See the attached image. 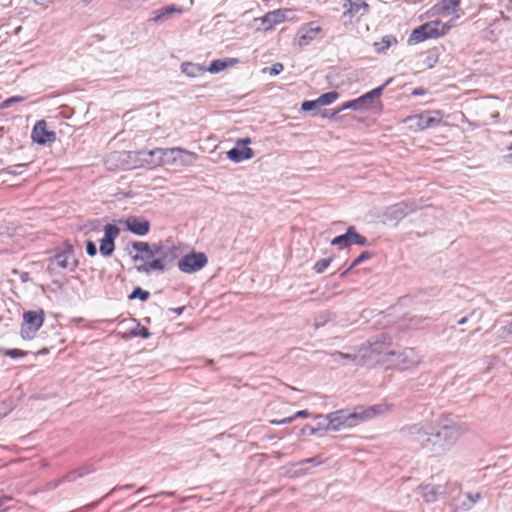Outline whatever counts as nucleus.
<instances>
[{
	"label": "nucleus",
	"mask_w": 512,
	"mask_h": 512,
	"mask_svg": "<svg viewBox=\"0 0 512 512\" xmlns=\"http://www.w3.org/2000/svg\"><path fill=\"white\" fill-rule=\"evenodd\" d=\"M126 229L138 236L146 235L150 230V223L143 217L129 216L125 219Z\"/></svg>",
	"instance_id": "obj_15"
},
{
	"label": "nucleus",
	"mask_w": 512,
	"mask_h": 512,
	"mask_svg": "<svg viewBox=\"0 0 512 512\" xmlns=\"http://www.w3.org/2000/svg\"><path fill=\"white\" fill-rule=\"evenodd\" d=\"M467 428L452 419L438 418L434 423H420L403 429L406 436L433 456L448 452Z\"/></svg>",
	"instance_id": "obj_1"
},
{
	"label": "nucleus",
	"mask_w": 512,
	"mask_h": 512,
	"mask_svg": "<svg viewBox=\"0 0 512 512\" xmlns=\"http://www.w3.org/2000/svg\"><path fill=\"white\" fill-rule=\"evenodd\" d=\"M44 311H27L23 314V323L21 326V336L23 339H33L43 325Z\"/></svg>",
	"instance_id": "obj_6"
},
{
	"label": "nucleus",
	"mask_w": 512,
	"mask_h": 512,
	"mask_svg": "<svg viewBox=\"0 0 512 512\" xmlns=\"http://www.w3.org/2000/svg\"><path fill=\"white\" fill-rule=\"evenodd\" d=\"M465 498H467L468 500H475V504H476L482 498V495L479 492L475 493V494L466 493Z\"/></svg>",
	"instance_id": "obj_48"
},
{
	"label": "nucleus",
	"mask_w": 512,
	"mask_h": 512,
	"mask_svg": "<svg viewBox=\"0 0 512 512\" xmlns=\"http://www.w3.org/2000/svg\"><path fill=\"white\" fill-rule=\"evenodd\" d=\"M207 257L204 253H190L178 261V268L183 273H195L207 264Z\"/></svg>",
	"instance_id": "obj_7"
},
{
	"label": "nucleus",
	"mask_w": 512,
	"mask_h": 512,
	"mask_svg": "<svg viewBox=\"0 0 512 512\" xmlns=\"http://www.w3.org/2000/svg\"><path fill=\"white\" fill-rule=\"evenodd\" d=\"M181 71L189 77H199L206 71V68L200 64L187 62L181 65Z\"/></svg>",
	"instance_id": "obj_25"
},
{
	"label": "nucleus",
	"mask_w": 512,
	"mask_h": 512,
	"mask_svg": "<svg viewBox=\"0 0 512 512\" xmlns=\"http://www.w3.org/2000/svg\"><path fill=\"white\" fill-rule=\"evenodd\" d=\"M330 263H331L330 258H325V259H321V260L317 261L314 265L315 272L318 274L323 273L327 269V267L330 265Z\"/></svg>",
	"instance_id": "obj_36"
},
{
	"label": "nucleus",
	"mask_w": 512,
	"mask_h": 512,
	"mask_svg": "<svg viewBox=\"0 0 512 512\" xmlns=\"http://www.w3.org/2000/svg\"><path fill=\"white\" fill-rule=\"evenodd\" d=\"M225 61L228 63V66L238 63V60L235 59V58H229V59H227Z\"/></svg>",
	"instance_id": "obj_54"
},
{
	"label": "nucleus",
	"mask_w": 512,
	"mask_h": 512,
	"mask_svg": "<svg viewBox=\"0 0 512 512\" xmlns=\"http://www.w3.org/2000/svg\"><path fill=\"white\" fill-rule=\"evenodd\" d=\"M293 420H294V417L290 416V417H286V418H283V419L278 420V421H275V420L271 421V423L276 424V425H284V424L291 423Z\"/></svg>",
	"instance_id": "obj_47"
},
{
	"label": "nucleus",
	"mask_w": 512,
	"mask_h": 512,
	"mask_svg": "<svg viewBox=\"0 0 512 512\" xmlns=\"http://www.w3.org/2000/svg\"><path fill=\"white\" fill-rule=\"evenodd\" d=\"M344 8L346 9L344 15L349 14L354 17L358 14H364L368 9V4L364 0H346Z\"/></svg>",
	"instance_id": "obj_22"
},
{
	"label": "nucleus",
	"mask_w": 512,
	"mask_h": 512,
	"mask_svg": "<svg viewBox=\"0 0 512 512\" xmlns=\"http://www.w3.org/2000/svg\"><path fill=\"white\" fill-rule=\"evenodd\" d=\"M316 107H319V104L317 103V99L313 100V101H304L301 104V109L303 111H311V110L315 109Z\"/></svg>",
	"instance_id": "obj_42"
},
{
	"label": "nucleus",
	"mask_w": 512,
	"mask_h": 512,
	"mask_svg": "<svg viewBox=\"0 0 512 512\" xmlns=\"http://www.w3.org/2000/svg\"><path fill=\"white\" fill-rule=\"evenodd\" d=\"M324 323H325V321H322V320L317 319V320H316V323H315V326L318 328V327H320V326L324 325Z\"/></svg>",
	"instance_id": "obj_55"
},
{
	"label": "nucleus",
	"mask_w": 512,
	"mask_h": 512,
	"mask_svg": "<svg viewBox=\"0 0 512 512\" xmlns=\"http://www.w3.org/2000/svg\"><path fill=\"white\" fill-rule=\"evenodd\" d=\"M228 67V63L224 60H214L210 66L206 69L210 73H218Z\"/></svg>",
	"instance_id": "obj_32"
},
{
	"label": "nucleus",
	"mask_w": 512,
	"mask_h": 512,
	"mask_svg": "<svg viewBox=\"0 0 512 512\" xmlns=\"http://www.w3.org/2000/svg\"><path fill=\"white\" fill-rule=\"evenodd\" d=\"M46 352H47V349H46V348H44L40 353H43V354H44V353H46Z\"/></svg>",
	"instance_id": "obj_63"
},
{
	"label": "nucleus",
	"mask_w": 512,
	"mask_h": 512,
	"mask_svg": "<svg viewBox=\"0 0 512 512\" xmlns=\"http://www.w3.org/2000/svg\"><path fill=\"white\" fill-rule=\"evenodd\" d=\"M26 352L19 350V349H10L6 351V355L10 356L11 358H16L20 356H24Z\"/></svg>",
	"instance_id": "obj_45"
},
{
	"label": "nucleus",
	"mask_w": 512,
	"mask_h": 512,
	"mask_svg": "<svg viewBox=\"0 0 512 512\" xmlns=\"http://www.w3.org/2000/svg\"><path fill=\"white\" fill-rule=\"evenodd\" d=\"M331 244L334 245V246H343V247H347L350 245L349 243V238L347 236V232L345 234H342V235H339L335 238L332 239L331 241Z\"/></svg>",
	"instance_id": "obj_37"
},
{
	"label": "nucleus",
	"mask_w": 512,
	"mask_h": 512,
	"mask_svg": "<svg viewBox=\"0 0 512 512\" xmlns=\"http://www.w3.org/2000/svg\"><path fill=\"white\" fill-rule=\"evenodd\" d=\"M390 345L391 339L385 334H381L370 343L371 354L375 355L376 361L381 362L382 359L387 358L386 352L393 351L390 349Z\"/></svg>",
	"instance_id": "obj_16"
},
{
	"label": "nucleus",
	"mask_w": 512,
	"mask_h": 512,
	"mask_svg": "<svg viewBox=\"0 0 512 512\" xmlns=\"http://www.w3.org/2000/svg\"><path fill=\"white\" fill-rule=\"evenodd\" d=\"M438 23L431 24L425 23L420 27L414 29L408 38L409 44H416L422 41H425L429 38H436L445 33V26H443V31H439L436 27Z\"/></svg>",
	"instance_id": "obj_9"
},
{
	"label": "nucleus",
	"mask_w": 512,
	"mask_h": 512,
	"mask_svg": "<svg viewBox=\"0 0 512 512\" xmlns=\"http://www.w3.org/2000/svg\"><path fill=\"white\" fill-rule=\"evenodd\" d=\"M55 265L63 269H69L70 271L75 270L78 265V261L73 256L72 246H69L61 253L56 254L51 259L48 269L53 270Z\"/></svg>",
	"instance_id": "obj_11"
},
{
	"label": "nucleus",
	"mask_w": 512,
	"mask_h": 512,
	"mask_svg": "<svg viewBox=\"0 0 512 512\" xmlns=\"http://www.w3.org/2000/svg\"><path fill=\"white\" fill-rule=\"evenodd\" d=\"M507 158H508V162L512 164V153L510 155H508Z\"/></svg>",
	"instance_id": "obj_61"
},
{
	"label": "nucleus",
	"mask_w": 512,
	"mask_h": 512,
	"mask_svg": "<svg viewBox=\"0 0 512 512\" xmlns=\"http://www.w3.org/2000/svg\"><path fill=\"white\" fill-rule=\"evenodd\" d=\"M320 31L321 28L319 26L313 27L312 23L303 26L298 32L299 45H308Z\"/></svg>",
	"instance_id": "obj_20"
},
{
	"label": "nucleus",
	"mask_w": 512,
	"mask_h": 512,
	"mask_svg": "<svg viewBox=\"0 0 512 512\" xmlns=\"http://www.w3.org/2000/svg\"><path fill=\"white\" fill-rule=\"evenodd\" d=\"M26 167V164H17V165H14V166H11L8 168V172L10 174H14V175H17V174H21L22 173V169Z\"/></svg>",
	"instance_id": "obj_44"
},
{
	"label": "nucleus",
	"mask_w": 512,
	"mask_h": 512,
	"mask_svg": "<svg viewBox=\"0 0 512 512\" xmlns=\"http://www.w3.org/2000/svg\"><path fill=\"white\" fill-rule=\"evenodd\" d=\"M420 491L423 499L428 503L435 502L439 497L445 495V487L441 485H423L420 487Z\"/></svg>",
	"instance_id": "obj_18"
},
{
	"label": "nucleus",
	"mask_w": 512,
	"mask_h": 512,
	"mask_svg": "<svg viewBox=\"0 0 512 512\" xmlns=\"http://www.w3.org/2000/svg\"><path fill=\"white\" fill-rule=\"evenodd\" d=\"M496 328V334L498 338L506 341H512V320L509 322H503L500 326L494 325Z\"/></svg>",
	"instance_id": "obj_26"
},
{
	"label": "nucleus",
	"mask_w": 512,
	"mask_h": 512,
	"mask_svg": "<svg viewBox=\"0 0 512 512\" xmlns=\"http://www.w3.org/2000/svg\"><path fill=\"white\" fill-rule=\"evenodd\" d=\"M137 335L141 336L142 338L146 339L150 336V333L147 328L141 327L137 333Z\"/></svg>",
	"instance_id": "obj_50"
},
{
	"label": "nucleus",
	"mask_w": 512,
	"mask_h": 512,
	"mask_svg": "<svg viewBox=\"0 0 512 512\" xmlns=\"http://www.w3.org/2000/svg\"><path fill=\"white\" fill-rule=\"evenodd\" d=\"M382 412L380 405L371 407L357 406L353 410L341 409L331 412L325 416H319L323 419L326 430L339 431L342 428H351L359 425L360 423L370 420Z\"/></svg>",
	"instance_id": "obj_2"
},
{
	"label": "nucleus",
	"mask_w": 512,
	"mask_h": 512,
	"mask_svg": "<svg viewBox=\"0 0 512 512\" xmlns=\"http://www.w3.org/2000/svg\"><path fill=\"white\" fill-rule=\"evenodd\" d=\"M387 358L381 360V363L387 367H399L401 369H408L419 363V356L412 348L404 349L403 351H387Z\"/></svg>",
	"instance_id": "obj_4"
},
{
	"label": "nucleus",
	"mask_w": 512,
	"mask_h": 512,
	"mask_svg": "<svg viewBox=\"0 0 512 512\" xmlns=\"http://www.w3.org/2000/svg\"><path fill=\"white\" fill-rule=\"evenodd\" d=\"M151 156H156L155 160H152L154 163H159V165H192L196 161V154L193 152H189L182 148H169L162 149L156 148L151 150L149 153Z\"/></svg>",
	"instance_id": "obj_3"
},
{
	"label": "nucleus",
	"mask_w": 512,
	"mask_h": 512,
	"mask_svg": "<svg viewBox=\"0 0 512 512\" xmlns=\"http://www.w3.org/2000/svg\"><path fill=\"white\" fill-rule=\"evenodd\" d=\"M32 139L40 145H45L47 143L54 142L56 134L54 131L47 130L46 122L44 120H39L36 122L32 130Z\"/></svg>",
	"instance_id": "obj_14"
},
{
	"label": "nucleus",
	"mask_w": 512,
	"mask_h": 512,
	"mask_svg": "<svg viewBox=\"0 0 512 512\" xmlns=\"http://www.w3.org/2000/svg\"><path fill=\"white\" fill-rule=\"evenodd\" d=\"M250 142V138L238 140L236 146L227 152V157L235 163L251 159L254 156V152L251 148L247 147V144Z\"/></svg>",
	"instance_id": "obj_13"
},
{
	"label": "nucleus",
	"mask_w": 512,
	"mask_h": 512,
	"mask_svg": "<svg viewBox=\"0 0 512 512\" xmlns=\"http://www.w3.org/2000/svg\"><path fill=\"white\" fill-rule=\"evenodd\" d=\"M333 357L336 361H338L339 359H349V360L355 359V357L352 356L351 354H346V353H342V352L333 353Z\"/></svg>",
	"instance_id": "obj_46"
},
{
	"label": "nucleus",
	"mask_w": 512,
	"mask_h": 512,
	"mask_svg": "<svg viewBox=\"0 0 512 512\" xmlns=\"http://www.w3.org/2000/svg\"><path fill=\"white\" fill-rule=\"evenodd\" d=\"M308 415H309V413H308L307 410H301V411L296 412L293 415V417H294V419H296V418H306V417H308Z\"/></svg>",
	"instance_id": "obj_51"
},
{
	"label": "nucleus",
	"mask_w": 512,
	"mask_h": 512,
	"mask_svg": "<svg viewBox=\"0 0 512 512\" xmlns=\"http://www.w3.org/2000/svg\"><path fill=\"white\" fill-rule=\"evenodd\" d=\"M461 0H442L440 3L434 6V10L438 14L450 15L457 11Z\"/></svg>",
	"instance_id": "obj_23"
},
{
	"label": "nucleus",
	"mask_w": 512,
	"mask_h": 512,
	"mask_svg": "<svg viewBox=\"0 0 512 512\" xmlns=\"http://www.w3.org/2000/svg\"><path fill=\"white\" fill-rule=\"evenodd\" d=\"M346 109L363 110V108L361 107L358 99H355V100H351V101L345 102L340 108H338L337 110L333 111L329 117L330 118H334V117L337 116V114L339 112L344 111Z\"/></svg>",
	"instance_id": "obj_31"
},
{
	"label": "nucleus",
	"mask_w": 512,
	"mask_h": 512,
	"mask_svg": "<svg viewBox=\"0 0 512 512\" xmlns=\"http://www.w3.org/2000/svg\"><path fill=\"white\" fill-rule=\"evenodd\" d=\"M137 271L139 273H146L149 274L152 271H165V263L163 257L160 258H153L151 261H145L141 265L136 267Z\"/></svg>",
	"instance_id": "obj_21"
},
{
	"label": "nucleus",
	"mask_w": 512,
	"mask_h": 512,
	"mask_svg": "<svg viewBox=\"0 0 512 512\" xmlns=\"http://www.w3.org/2000/svg\"><path fill=\"white\" fill-rule=\"evenodd\" d=\"M339 97V93L337 91H330L322 94L317 98V103L319 106H326L332 104Z\"/></svg>",
	"instance_id": "obj_30"
},
{
	"label": "nucleus",
	"mask_w": 512,
	"mask_h": 512,
	"mask_svg": "<svg viewBox=\"0 0 512 512\" xmlns=\"http://www.w3.org/2000/svg\"><path fill=\"white\" fill-rule=\"evenodd\" d=\"M89 473V471L85 468L83 469H80L78 471H73L71 473H69L66 478L68 481H75L78 477H81L83 476L84 474H87Z\"/></svg>",
	"instance_id": "obj_41"
},
{
	"label": "nucleus",
	"mask_w": 512,
	"mask_h": 512,
	"mask_svg": "<svg viewBox=\"0 0 512 512\" xmlns=\"http://www.w3.org/2000/svg\"><path fill=\"white\" fill-rule=\"evenodd\" d=\"M83 4L87 5L89 4L92 0H80Z\"/></svg>",
	"instance_id": "obj_60"
},
{
	"label": "nucleus",
	"mask_w": 512,
	"mask_h": 512,
	"mask_svg": "<svg viewBox=\"0 0 512 512\" xmlns=\"http://www.w3.org/2000/svg\"><path fill=\"white\" fill-rule=\"evenodd\" d=\"M122 156H126V153L123 152V153H114L110 156V159H115V158H121Z\"/></svg>",
	"instance_id": "obj_53"
},
{
	"label": "nucleus",
	"mask_w": 512,
	"mask_h": 512,
	"mask_svg": "<svg viewBox=\"0 0 512 512\" xmlns=\"http://www.w3.org/2000/svg\"><path fill=\"white\" fill-rule=\"evenodd\" d=\"M284 69V66L282 63H275L272 65V67H266L263 69V73L268 72L271 76H276L280 74Z\"/></svg>",
	"instance_id": "obj_38"
},
{
	"label": "nucleus",
	"mask_w": 512,
	"mask_h": 512,
	"mask_svg": "<svg viewBox=\"0 0 512 512\" xmlns=\"http://www.w3.org/2000/svg\"><path fill=\"white\" fill-rule=\"evenodd\" d=\"M183 310H184V307H179V308L175 309V312H177L178 314H181Z\"/></svg>",
	"instance_id": "obj_58"
},
{
	"label": "nucleus",
	"mask_w": 512,
	"mask_h": 512,
	"mask_svg": "<svg viewBox=\"0 0 512 512\" xmlns=\"http://www.w3.org/2000/svg\"><path fill=\"white\" fill-rule=\"evenodd\" d=\"M120 229L113 224H107L104 227V237L100 241L99 251L104 257H109L115 250V239L118 237Z\"/></svg>",
	"instance_id": "obj_10"
},
{
	"label": "nucleus",
	"mask_w": 512,
	"mask_h": 512,
	"mask_svg": "<svg viewBox=\"0 0 512 512\" xmlns=\"http://www.w3.org/2000/svg\"><path fill=\"white\" fill-rule=\"evenodd\" d=\"M2 501V505L4 504V501H7L8 499L7 498H4V499H0Z\"/></svg>",
	"instance_id": "obj_64"
},
{
	"label": "nucleus",
	"mask_w": 512,
	"mask_h": 512,
	"mask_svg": "<svg viewBox=\"0 0 512 512\" xmlns=\"http://www.w3.org/2000/svg\"><path fill=\"white\" fill-rule=\"evenodd\" d=\"M292 10L277 9L266 13L264 16L255 18L254 22H260L263 30L271 29L273 26L292 19Z\"/></svg>",
	"instance_id": "obj_8"
},
{
	"label": "nucleus",
	"mask_w": 512,
	"mask_h": 512,
	"mask_svg": "<svg viewBox=\"0 0 512 512\" xmlns=\"http://www.w3.org/2000/svg\"><path fill=\"white\" fill-rule=\"evenodd\" d=\"M149 292L146 290H143L140 287H136L133 292L129 295V299H136L139 298L141 301H146L149 298Z\"/></svg>",
	"instance_id": "obj_34"
},
{
	"label": "nucleus",
	"mask_w": 512,
	"mask_h": 512,
	"mask_svg": "<svg viewBox=\"0 0 512 512\" xmlns=\"http://www.w3.org/2000/svg\"><path fill=\"white\" fill-rule=\"evenodd\" d=\"M391 82H392V78H389L381 86H379V87H377V88H375V89L365 93L361 97L357 98L359 103H360V105H361V107L363 108V110L364 109L372 108L374 102L376 100H378L380 98V96L382 95V92H383L384 88L386 86H388Z\"/></svg>",
	"instance_id": "obj_17"
},
{
	"label": "nucleus",
	"mask_w": 512,
	"mask_h": 512,
	"mask_svg": "<svg viewBox=\"0 0 512 512\" xmlns=\"http://www.w3.org/2000/svg\"><path fill=\"white\" fill-rule=\"evenodd\" d=\"M144 490V487L138 489L137 493H141Z\"/></svg>",
	"instance_id": "obj_62"
},
{
	"label": "nucleus",
	"mask_w": 512,
	"mask_h": 512,
	"mask_svg": "<svg viewBox=\"0 0 512 512\" xmlns=\"http://www.w3.org/2000/svg\"><path fill=\"white\" fill-rule=\"evenodd\" d=\"M397 43V40L392 35H386L382 38L381 42H375L374 46L378 53L384 52L386 49H388L391 45Z\"/></svg>",
	"instance_id": "obj_29"
},
{
	"label": "nucleus",
	"mask_w": 512,
	"mask_h": 512,
	"mask_svg": "<svg viewBox=\"0 0 512 512\" xmlns=\"http://www.w3.org/2000/svg\"><path fill=\"white\" fill-rule=\"evenodd\" d=\"M404 122L411 130H424L439 125L442 122V113L439 110H427L407 117Z\"/></svg>",
	"instance_id": "obj_5"
},
{
	"label": "nucleus",
	"mask_w": 512,
	"mask_h": 512,
	"mask_svg": "<svg viewBox=\"0 0 512 512\" xmlns=\"http://www.w3.org/2000/svg\"><path fill=\"white\" fill-rule=\"evenodd\" d=\"M23 101V98L20 97V96H14V97H10L6 100H4L1 104H0V107L2 109H5V108H9L11 107L12 105L16 104V103H19Z\"/></svg>",
	"instance_id": "obj_40"
},
{
	"label": "nucleus",
	"mask_w": 512,
	"mask_h": 512,
	"mask_svg": "<svg viewBox=\"0 0 512 512\" xmlns=\"http://www.w3.org/2000/svg\"><path fill=\"white\" fill-rule=\"evenodd\" d=\"M371 257V253L368 251L362 252L350 265L348 270L356 267L357 265L361 264L363 261L369 259Z\"/></svg>",
	"instance_id": "obj_39"
},
{
	"label": "nucleus",
	"mask_w": 512,
	"mask_h": 512,
	"mask_svg": "<svg viewBox=\"0 0 512 512\" xmlns=\"http://www.w3.org/2000/svg\"><path fill=\"white\" fill-rule=\"evenodd\" d=\"M38 4H44L45 2H50L51 0H35Z\"/></svg>",
	"instance_id": "obj_57"
},
{
	"label": "nucleus",
	"mask_w": 512,
	"mask_h": 512,
	"mask_svg": "<svg viewBox=\"0 0 512 512\" xmlns=\"http://www.w3.org/2000/svg\"><path fill=\"white\" fill-rule=\"evenodd\" d=\"M314 462H316L317 464L320 463L319 461H317L316 458H308V459H305V460H302V461L298 462L297 464H295V467H297V469L295 470V474L299 475V474H306V473H308V470L302 469V466H304L305 464L314 463Z\"/></svg>",
	"instance_id": "obj_35"
},
{
	"label": "nucleus",
	"mask_w": 512,
	"mask_h": 512,
	"mask_svg": "<svg viewBox=\"0 0 512 512\" xmlns=\"http://www.w3.org/2000/svg\"><path fill=\"white\" fill-rule=\"evenodd\" d=\"M132 247L134 250H136L137 252L141 253L140 254H136L135 256H133V260L135 262L137 261H145V260H148L147 259V255L150 254V250H151V246L149 243L147 242H133L132 243Z\"/></svg>",
	"instance_id": "obj_24"
},
{
	"label": "nucleus",
	"mask_w": 512,
	"mask_h": 512,
	"mask_svg": "<svg viewBox=\"0 0 512 512\" xmlns=\"http://www.w3.org/2000/svg\"><path fill=\"white\" fill-rule=\"evenodd\" d=\"M183 9L177 5H168L152 12L150 21L155 23H161L168 19L173 13H182Z\"/></svg>",
	"instance_id": "obj_19"
},
{
	"label": "nucleus",
	"mask_w": 512,
	"mask_h": 512,
	"mask_svg": "<svg viewBox=\"0 0 512 512\" xmlns=\"http://www.w3.org/2000/svg\"><path fill=\"white\" fill-rule=\"evenodd\" d=\"M149 153H151V150L149 151H140L138 152V155L140 157V160L150 166H159V163H154L152 160L156 159V156H151Z\"/></svg>",
	"instance_id": "obj_33"
},
{
	"label": "nucleus",
	"mask_w": 512,
	"mask_h": 512,
	"mask_svg": "<svg viewBox=\"0 0 512 512\" xmlns=\"http://www.w3.org/2000/svg\"><path fill=\"white\" fill-rule=\"evenodd\" d=\"M347 236L349 238L350 245L356 244V245L364 246L367 243V239L365 237L361 236L360 234H358L356 232L354 226L348 227Z\"/></svg>",
	"instance_id": "obj_28"
},
{
	"label": "nucleus",
	"mask_w": 512,
	"mask_h": 512,
	"mask_svg": "<svg viewBox=\"0 0 512 512\" xmlns=\"http://www.w3.org/2000/svg\"><path fill=\"white\" fill-rule=\"evenodd\" d=\"M86 251H87V254L91 257H93L97 254V248L93 241L88 240L86 242Z\"/></svg>",
	"instance_id": "obj_43"
},
{
	"label": "nucleus",
	"mask_w": 512,
	"mask_h": 512,
	"mask_svg": "<svg viewBox=\"0 0 512 512\" xmlns=\"http://www.w3.org/2000/svg\"><path fill=\"white\" fill-rule=\"evenodd\" d=\"M6 510H7V508H6V507H5V508H2V501L0 500V512H4V511H6Z\"/></svg>",
	"instance_id": "obj_59"
},
{
	"label": "nucleus",
	"mask_w": 512,
	"mask_h": 512,
	"mask_svg": "<svg viewBox=\"0 0 512 512\" xmlns=\"http://www.w3.org/2000/svg\"><path fill=\"white\" fill-rule=\"evenodd\" d=\"M474 505H475V500H468L467 498L461 504V506L464 510H470Z\"/></svg>",
	"instance_id": "obj_49"
},
{
	"label": "nucleus",
	"mask_w": 512,
	"mask_h": 512,
	"mask_svg": "<svg viewBox=\"0 0 512 512\" xmlns=\"http://www.w3.org/2000/svg\"><path fill=\"white\" fill-rule=\"evenodd\" d=\"M417 209L414 203L401 202L387 208L384 216L387 221L397 224L409 213Z\"/></svg>",
	"instance_id": "obj_12"
},
{
	"label": "nucleus",
	"mask_w": 512,
	"mask_h": 512,
	"mask_svg": "<svg viewBox=\"0 0 512 512\" xmlns=\"http://www.w3.org/2000/svg\"><path fill=\"white\" fill-rule=\"evenodd\" d=\"M151 246V252L149 255H147V259H151V258H160V257H163V259L165 260L167 258V255H168V251L169 249L161 244H152L150 245Z\"/></svg>",
	"instance_id": "obj_27"
},
{
	"label": "nucleus",
	"mask_w": 512,
	"mask_h": 512,
	"mask_svg": "<svg viewBox=\"0 0 512 512\" xmlns=\"http://www.w3.org/2000/svg\"><path fill=\"white\" fill-rule=\"evenodd\" d=\"M467 322V317H462L459 321H458V324L460 325H463Z\"/></svg>",
	"instance_id": "obj_56"
},
{
	"label": "nucleus",
	"mask_w": 512,
	"mask_h": 512,
	"mask_svg": "<svg viewBox=\"0 0 512 512\" xmlns=\"http://www.w3.org/2000/svg\"><path fill=\"white\" fill-rule=\"evenodd\" d=\"M20 279H21V281H22V282H27V281H29V279H30V277H29V273H27V272H23V273H21V275H20Z\"/></svg>",
	"instance_id": "obj_52"
}]
</instances>
